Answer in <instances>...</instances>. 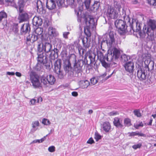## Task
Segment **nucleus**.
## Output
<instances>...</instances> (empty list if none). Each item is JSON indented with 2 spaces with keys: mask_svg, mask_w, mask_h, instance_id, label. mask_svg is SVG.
<instances>
[{
  "mask_svg": "<svg viewBox=\"0 0 156 156\" xmlns=\"http://www.w3.org/2000/svg\"><path fill=\"white\" fill-rule=\"evenodd\" d=\"M100 3L99 2H95L93 5V8L96 9H98L99 7Z\"/></svg>",
  "mask_w": 156,
  "mask_h": 156,
  "instance_id": "obj_38",
  "label": "nucleus"
},
{
  "mask_svg": "<svg viewBox=\"0 0 156 156\" xmlns=\"http://www.w3.org/2000/svg\"><path fill=\"white\" fill-rule=\"evenodd\" d=\"M46 136H44V137L42 138L40 140H35L32 141L31 144L36 143H41L44 140L46 139Z\"/></svg>",
  "mask_w": 156,
  "mask_h": 156,
  "instance_id": "obj_34",
  "label": "nucleus"
},
{
  "mask_svg": "<svg viewBox=\"0 0 156 156\" xmlns=\"http://www.w3.org/2000/svg\"><path fill=\"white\" fill-rule=\"evenodd\" d=\"M39 123L38 121H35L32 122V128L31 129L30 132L34 133L37 129V127L39 126Z\"/></svg>",
  "mask_w": 156,
  "mask_h": 156,
  "instance_id": "obj_25",
  "label": "nucleus"
},
{
  "mask_svg": "<svg viewBox=\"0 0 156 156\" xmlns=\"http://www.w3.org/2000/svg\"><path fill=\"white\" fill-rule=\"evenodd\" d=\"M101 62L102 66L105 68H106L108 67V64H107V63L105 61V60H101Z\"/></svg>",
  "mask_w": 156,
  "mask_h": 156,
  "instance_id": "obj_45",
  "label": "nucleus"
},
{
  "mask_svg": "<svg viewBox=\"0 0 156 156\" xmlns=\"http://www.w3.org/2000/svg\"><path fill=\"white\" fill-rule=\"evenodd\" d=\"M114 72H113L110 75H109L108 76L106 77L104 79H103L105 77L106 75L107 74L106 73H105L103 74H102V75H101L100 76H99L98 77V79H100L102 81V82H104L106 80H107L108 79H109V78H110L112 75V74Z\"/></svg>",
  "mask_w": 156,
  "mask_h": 156,
  "instance_id": "obj_26",
  "label": "nucleus"
},
{
  "mask_svg": "<svg viewBox=\"0 0 156 156\" xmlns=\"http://www.w3.org/2000/svg\"><path fill=\"white\" fill-rule=\"evenodd\" d=\"M109 36V38L106 40V42L108 45L112 47L115 42L114 34L113 32H110Z\"/></svg>",
  "mask_w": 156,
  "mask_h": 156,
  "instance_id": "obj_17",
  "label": "nucleus"
},
{
  "mask_svg": "<svg viewBox=\"0 0 156 156\" xmlns=\"http://www.w3.org/2000/svg\"><path fill=\"white\" fill-rule=\"evenodd\" d=\"M30 102L31 103L30 105H33L36 104V100L35 99H32L30 100Z\"/></svg>",
  "mask_w": 156,
  "mask_h": 156,
  "instance_id": "obj_51",
  "label": "nucleus"
},
{
  "mask_svg": "<svg viewBox=\"0 0 156 156\" xmlns=\"http://www.w3.org/2000/svg\"><path fill=\"white\" fill-rule=\"evenodd\" d=\"M61 66V62L60 59H58L55 61L54 70L58 75V77L60 78H62L63 77L62 72L60 70Z\"/></svg>",
  "mask_w": 156,
  "mask_h": 156,
  "instance_id": "obj_7",
  "label": "nucleus"
},
{
  "mask_svg": "<svg viewBox=\"0 0 156 156\" xmlns=\"http://www.w3.org/2000/svg\"><path fill=\"white\" fill-rule=\"evenodd\" d=\"M49 5H51L50 8H49V9H54L56 7V4L55 3V2L53 0H51L50 2L49 3Z\"/></svg>",
  "mask_w": 156,
  "mask_h": 156,
  "instance_id": "obj_36",
  "label": "nucleus"
},
{
  "mask_svg": "<svg viewBox=\"0 0 156 156\" xmlns=\"http://www.w3.org/2000/svg\"><path fill=\"white\" fill-rule=\"evenodd\" d=\"M122 121V119L118 117H115L114 119L113 123L116 127L118 128H122L123 126Z\"/></svg>",
  "mask_w": 156,
  "mask_h": 156,
  "instance_id": "obj_18",
  "label": "nucleus"
},
{
  "mask_svg": "<svg viewBox=\"0 0 156 156\" xmlns=\"http://www.w3.org/2000/svg\"><path fill=\"white\" fill-rule=\"evenodd\" d=\"M55 148L54 146L49 147V152H53L55 151Z\"/></svg>",
  "mask_w": 156,
  "mask_h": 156,
  "instance_id": "obj_46",
  "label": "nucleus"
},
{
  "mask_svg": "<svg viewBox=\"0 0 156 156\" xmlns=\"http://www.w3.org/2000/svg\"><path fill=\"white\" fill-rule=\"evenodd\" d=\"M124 67L126 71L129 73H132L134 71V66L133 62L129 61L126 62L124 65Z\"/></svg>",
  "mask_w": 156,
  "mask_h": 156,
  "instance_id": "obj_11",
  "label": "nucleus"
},
{
  "mask_svg": "<svg viewBox=\"0 0 156 156\" xmlns=\"http://www.w3.org/2000/svg\"><path fill=\"white\" fill-rule=\"evenodd\" d=\"M130 25L131 28L133 32H137L138 31H140L141 29L140 23L135 20H133L131 24Z\"/></svg>",
  "mask_w": 156,
  "mask_h": 156,
  "instance_id": "obj_13",
  "label": "nucleus"
},
{
  "mask_svg": "<svg viewBox=\"0 0 156 156\" xmlns=\"http://www.w3.org/2000/svg\"><path fill=\"white\" fill-rule=\"evenodd\" d=\"M145 68L148 71L152 70L154 68V62L151 60L150 57L148 56L144 61Z\"/></svg>",
  "mask_w": 156,
  "mask_h": 156,
  "instance_id": "obj_9",
  "label": "nucleus"
},
{
  "mask_svg": "<svg viewBox=\"0 0 156 156\" xmlns=\"http://www.w3.org/2000/svg\"><path fill=\"white\" fill-rule=\"evenodd\" d=\"M148 3L150 5L154 6L156 5V0H147Z\"/></svg>",
  "mask_w": 156,
  "mask_h": 156,
  "instance_id": "obj_39",
  "label": "nucleus"
},
{
  "mask_svg": "<svg viewBox=\"0 0 156 156\" xmlns=\"http://www.w3.org/2000/svg\"><path fill=\"white\" fill-rule=\"evenodd\" d=\"M84 3L87 9L89 8L90 3V0H84Z\"/></svg>",
  "mask_w": 156,
  "mask_h": 156,
  "instance_id": "obj_35",
  "label": "nucleus"
},
{
  "mask_svg": "<svg viewBox=\"0 0 156 156\" xmlns=\"http://www.w3.org/2000/svg\"><path fill=\"white\" fill-rule=\"evenodd\" d=\"M24 6V5L23 4H20L19 5V11L20 12H23V8Z\"/></svg>",
  "mask_w": 156,
  "mask_h": 156,
  "instance_id": "obj_48",
  "label": "nucleus"
},
{
  "mask_svg": "<svg viewBox=\"0 0 156 156\" xmlns=\"http://www.w3.org/2000/svg\"><path fill=\"white\" fill-rule=\"evenodd\" d=\"M122 17L123 18V21L125 22L126 24V23H129L130 24V19L128 15H127L126 13V12L123 9L122 10V14L121 15Z\"/></svg>",
  "mask_w": 156,
  "mask_h": 156,
  "instance_id": "obj_24",
  "label": "nucleus"
},
{
  "mask_svg": "<svg viewBox=\"0 0 156 156\" xmlns=\"http://www.w3.org/2000/svg\"><path fill=\"white\" fill-rule=\"evenodd\" d=\"M69 32H65L63 33V36L65 38H68V35L69 34Z\"/></svg>",
  "mask_w": 156,
  "mask_h": 156,
  "instance_id": "obj_53",
  "label": "nucleus"
},
{
  "mask_svg": "<svg viewBox=\"0 0 156 156\" xmlns=\"http://www.w3.org/2000/svg\"><path fill=\"white\" fill-rule=\"evenodd\" d=\"M156 31V20L150 19L147 21V26L144 27L143 31L147 35V37L149 40H154V32Z\"/></svg>",
  "mask_w": 156,
  "mask_h": 156,
  "instance_id": "obj_3",
  "label": "nucleus"
},
{
  "mask_svg": "<svg viewBox=\"0 0 156 156\" xmlns=\"http://www.w3.org/2000/svg\"><path fill=\"white\" fill-rule=\"evenodd\" d=\"M74 1L75 0H66L67 3L69 5H73L74 2Z\"/></svg>",
  "mask_w": 156,
  "mask_h": 156,
  "instance_id": "obj_52",
  "label": "nucleus"
},
{
  "mask_svg": "<svg viewBox=\"0 0 156 156\" xmlns=\"http://www.w3.org/2000/svg\"><path fill=\"white\" fill-rule=\"evenodd\" d=\"M38 39V36L34 34H30L27 36L26 40L27 42H33Z\"/></svg>",
  "mask_w": 156,
  "mask_h": 156,
  "instance_id": "obj_20",
  "label": "nucleus"
},
{
  "mask_svg": "<svg viewBox=\"0 0 156 156\" xmlns=\"http://www.w3.org/2000/svg\"><path fill=\"white\" fill-rule=\"evenodd\" d=\"M41 82L43 83L46 87L48 86L47 85L49 83V80L48 79V76H43L41 79Z\"/></svg>",
  "mask_w": 156,
  "mask_h": 156,
  "instance_id": "obj_27",
  "label": "nucleus"
},
{
  "mask_svg": "<svg viewBox=\"0 0 156 156\" xmlns=\"http://www.w3.org/2000/svg\"><path fill=\"white\" fill-rule=\"evenodd\" d=\"M101 136L97 133H95L94 138L96 141H98L99 140L101 139Z\"/></svg>",
  "mask_w": 156,
  "mask_h": 156,
  "instance_id": "obj_40",
  "label": "nucleus"
},
{
  "mask_svg": "<svg viewBox=\"0 0 156 156\" xmlns=\"http://www.w3.org/2000/svg\"><path fill=\"white\" fill-rule=\"evenodd\" d=\"M137 76L140 81H143L146 79L147 74L144 69L138 70L137 72Z\"/></svg>",
  "mask_w": 156,
  "mask_h": 156,
  "instance_id": "obj_12",
  "label": "nucleus"
},
{
  "mask_svg": "<svg viewBox=\"0 0 156 156\" xmlns=\"http://www.w3.org/2000/svg\"><path fill=\"white\" fill-rule=\"evenodd\" d=\"M144 126V125L142 122H139L138 124H135L134 125V127L138 129L140 127H143Z\"/></svg>",
  "mask_w": 156,
  "mask_h": 156,
  "instance_id": "obj_41",
  "label": "nucleus"
},
{
  "mask_svg": "<svg viewBox=\"0 0 156 156\" xmlns=\"http://www.w3.org/2000/svg\"><path fill=\"white\" fill-rule=\"evenodd\" d=\"M101 128L105 132H108L111 129L110 123L108 122H105L103 123Z\"/></svg>",
  "mask_w": 156,
  "mask_h": 156,
  "instance_id": "obj_21",
  "label": "nucleus"
},
{
  "mask_svg": "<svg viewBox=\"0 0 156 156\" xmlns=\"http://www.w3.org/2000/svg\"><path fill=\"white\" fill-rule=\"evenodd\" d=\"M42 98H41V97H39L37 98V102L38 103H40V102H42Z\"/></svg>",
  "mask_w": 156,
  "mask_h": 156,
  "instance_id": "obj_58",
  "label": "nucleus"
},
{
  "mask_svg": "<svg viewBox=\"0 0 156 156\" xmlns=\"http://www.w3.org/2000/svg\"><path fill=\"white\" fill-rule=\"evenodd\" d=\"M64 69L66 72L69 73L71 69V64L69 62H68L67 65L64 66Z\"/></svg>",
  "mask_w": 156,
  "mask_h": 156,
  "instance_id": "obj_29",
  "label": "nucleus"
},
{
  "mask_svg": "<svg viewBox=\"0 0 156 156\" xmlns=\"http://www.w3.org/2000/svg\"><path fill=\"white\" fill-rule=\"evenodd\" d=\"M42 23V19L39 16H35L32 20L33 25L37 27L41 26Z\"/></svg>",
  "mask_w": 156,
  "mask_h": 156,
  "instance_id": "obj_15",
  "label": "nucleus"
},
{
  "mask_svg": "<svg viewBox=\"0 0 156 156\" xmlns=\"http://www.w3.org/2000/svg\"><path fill=\"white\" fill-rule=\"evenodd\" d=\"M7 17V14L4 11H2L0 12V23L3 19L6 18Z\"/></svg>",
  "mask_w": 156,
  "mask_h": 156,
  "instance_id": "obj_28",
  "label": "nucleus"
},
{
  "mask_svg": "<svg viewBox=\"0 0 156 156\" xmlns=\"http://www.w3.org/2000/svg\"><path fill=\"white\" fill-rule=\"evenodd\" d=\"M115 25L116 27L123 32L128 31L127 27L123 20H116L115 22Z\"/></svg>",
  "mask_w": 156,
  "mask_h": 156,
  "instance_id": "obj_8",
  "label": "nucleus"
},
{
  "mask_svg": "<svg viewBox=\"0 0 156 156\" xmlns=\"http://www.w3.org/2000/svg\"><path fill=\"white\" fill-rule=\"evenodd\" d=\"M124 122L126 126H129L131 125V120L129 118H125L124 119Z\"/></svg>",
  "mask_w": 156,
  "mask_h": 156,
  "instance_id": "obj_30",
  "label": "nucleus"
},
{
  "mask_svg": "<svg viewBox=\"0 0 156 156\" xmlns=\"http://www.w3.org/2000/svg\"><path fill=\"white\" fill-rule=\"evenodd\" d=\"M138 2L136 0H134L132 1V3L135 4H136Z\"/></svg>",
  "mask_w": 156,
  "mask_h": 156,
  "instance_id": "obj_63",
  "label": "nucleus"
},
{
  "mask_svg": "<svg viewBox=\"0 0 156 156\" xmlns=\"http://www.w3.org/2000/svg\"><path fill=\"white\" fill-rule=\"evenodd\" d=\"M133 113L135 115L138 117L141 116V114L139 110H134L133 111Z\"/></svg>",
  "mask_w": 156,
  "mask_h": 156,
  "instance_id": "obj_44",
  "label": "nucleus"
},
{
  "mask_svg": "<svg viewBox=\"0 0 156 156\" xmlns=\"http://www.w3.org/2000/svg\"><path fill=\"white\" fill-rule=\"evenodd\" d=\"M57 3H58V5L59 4L60 5H61L62 4L63 2L62 0L60 1V0H58V1L57 2Z\"/></svg>",
  "mask_w": 156,
  "mask_h": 156,
  "instance_id": "obj_62",
  "label": "nucleus"
},
{
  "mask_svg": "<svg viewBox=\"0 0 156 156\" xmlns=\"http://www.w3.org/2000/svg\"><path fill=\"white\" fill-rule=\"evenodd\" d=\"M15 74H16V76L19 77H20L22 76L21 74L19 72H16Z\"/></svg>",
  "mask_w": 156,
  "mask_h": 156,
  "instance_id": "obj_57",
  "label": "nucleus"
},
{
  "mask_svg": "<svg viewBox=\"0 0 156 156\" xmlns=\"http://www.w3.org/2000/svg\"><path fill=\"white\" fill-rule=\"evenodd\" d=\"M55 82V78L52 75H49V84L53 85Z\"/></svg>",
  "mask_w": 156,
  "mask_h": 156,
  "instance_id": "obj_33",
  "label": "nucleus"
},
{
  "mask_svg": "<svg viewBox=\"0 0 156 156\" xmlns=\"http://www.w3.org/2000/svg\"><path fill=\"white\" fill-rule=\"evenodd\" d=\"M115 8L111 6H109L107 11V14L111 19H116L118 16V12L121 8V5L118 2H114Z\"/></svg>",
  "mask_w": 156,
  "mask_h": 156,
  "instance_id": "obj_4",
  "label": "nucleus"
},
{
  "mask_svg": "<svg viewBox=\"0 0 156 156\" xmlns=\"http://www.w3.org/2000/svg\"><path fill=\"white\" fill-rule=\"evenodd\" d=\"M44 27H46L48 31V32L49 31V28L48 27V24L47 22H45L44 23Z\"/></svg>",
  "mask_w": 156,
  "mask_h": 156,
  "instance_id": "obj_54",
  "label": "nucleus"
},
{
  "mask_svg": "<svg viewBox=\"0 0 156 156\" xmlns=\"http://www.w3.org/2000/svg\"><path fill=\"white\" fill-rule=\"evenodd\" d=\"M120 52L117 48H114L112 49L111 53H108L107 54L106 59L109 62H112V63L115 64L114 61L115 62L116 59L119 56Z\"/></svg>",
  "mask_w": 156,
  "mask_h": 156,
  "instance_id": "obj_5",
  "label": "nucleus"
},
{
  "mask_svg": "<svg viewBox=\"0 0 156 156\" xmlns=\"http://www.w3.org/2000/svg\"><path fill=\"white\" fill-rule=\"evenodd\" d=\"M74 71L77 74H75V76H77L81 75V74H78L82 72V67L80 66L78 62H76L74 65Z\"/></svg>",
  "mask_w": 156,
  "mask_h": 156,
  "instance_id": "obj_19",
  "label": "nucleus"
},
{
  "mask_svg": "<svg viewBox=\"0 0 156 156\" xmlns=\"http://www.w3.org/2000/svg\"><path fill=\"white\" fill-rule=\"evenodd\" d=\"M93 55L94 56V57H93V56L92 54H90L89 56V58L90 59L91 62H92L94 61V58L95 57V56L93 54Z\"/></svg>",
  "mask_w": 156,
  "mask_h": 156,
  "instance_id": "obj_50",
  "label": "nucleus"
},
{
  "mask_svg": "<svg viewBox=\"0 0 156 156\" xmlns=\"http://www.w3.org/2000/svg\"><path fill=\"white\" fill-rule=\"evenodd\" d=\"M79 84L80 87L83 89L87 88L90 84L89 82L87 80L80 81Z\"/></svg>",
  "mask_w": 156,
  "mask_h": 156,
  "instance_id": "obj_22",
  "label": "nucleus"
},
{
  "mask_svg": "<svg viewBox=\"0 0 156 156\" xmlns=\"http://www.w3.org/2000/svg\"><path fill=\"white\" fill-rule=\"evenodd\" d=\"M68 75L69 78H71L74 76L73 74H68Z\"/></svg>",
  "mask_w": 156,
  "mask_h": 156,
  "instance_id": "obj_64",
  "label": "nucleus"
},
{
  "mask_svg": "<svg viewBox=\"0 0 156 156\" xmlns=\"http://www.w3.org/2000/svg\"><path fill=\"white\" fill-rule=\"evenodd\" d=\"M121 58H122V59L123 58H125L124 59L125 61H126V60L127 61L128 60V59H127V56L126 55H124L122 56V57H121Z\"/></svg>",
  "mask_w": 156,
  "mask_h": 156,
  "instance_id": "obj_60",
  "label": "nucleus"
},
{
  "mask_svg": "<svg viewBox=\"0 0 156 156\" xmlns=\"http://www.w3.org/2000/svg\"><path fill=\"white\" fill-rule=\"evenodd\" d=\"M72 95L73 96L76 97L78 96V94L77 92L73 91L72 93Z\"/></svg>",
  "mask_w": 156,
  "mask_h": 156,
  "instance_id": "obj_56",
  "label": "nucleus"
},
{
  "mask_svg": "<svg viewBox=\"0 0 156 156\" xmlns=\"http://www.w3.org/2000/svg\"><path fill=\"white\" fill-rule=\"evenodd\" d=\"M30 79L33 86L35 88L40 86L41 83L39 76L35 73L30 74Z\"/></svg>",
  "mask_w": 156,
  "mask_h": 156,
  "instance_id": "obj_6",
  "label": "nucleus"
},
{
  "mask_svg": "<svg viewBox=\"0 0 156 156\" xmlns=\"http://www.w3.org/2000/svg\"><path fill=\"white\" fill-rule=\"evenodd\" d=\"M43 32V29L40 28L38 27L35 30V34L38 35H40L42 34Z\"/></svg>",
  "mask_w": 156,
  "mask_h": 156,
  "instance_id": "obj_31",
  "label": "nucleus"
},
{
  "mask_svg": "<svg viewBox=\"0 0 156 156\" xmlns=\"http://www.w3.org/2000/svg\"><path fill=\"white\" fill-rule=\"evenodd\" d=\"M42 122L44 125H47L49 123V120L46 119H43L42 120Z\"/></svg>",
  "mask_w": 156,
  "mask_h": 156,
  "instance_id": "obj_47",
  "label": "nucleus"
},
{
  "mask_svg": "<svg viewBox=\"0 0 156 156\" xmlns=\"http://www.w3.org/2000/svg\"><path fill=\"white\" fill-rule=\"evenodd\" d=\"M84 20L86 27L84 28V32L87 37H84L82 39V41L84 47L85 48H88L90 46V40L88 37L91 36L90 30L92 29L95 25L94 19L90 16H85Z\"/></svg>",
  "mask_w": 156,
  "mask_h": 156,
  "instance_id": "obj_2",
  "label": "nucleus"
},
{
  "mask_svg": "<svg viewBox=\"0 0 156 156\" xmlns=\"http://www.w3.org/2000/svg\"><path fill=\"white\" fill-rule=\"evenodd\" d=\"M90 81L91 84H92L93 85H94L95 84L98 82V79L97 78L94 77L90 79Z\"/></svg>",
  "mask_w": 156,
  "mask_h": 156,
  "instance_id": "obj_37",
  "label": "nucleus"
},
{
  "mask_svg": "<svg viewBox=\"0 0 156 156\" xmlns=\"http://www.w3.org/2000/svg\"><path fill=\"white\" fill-rule=\"evenodd\" d=\"M49 34L43 36L42 43L38 44L37 46V61L36 66V69L40 71L42 67V65L47 63L49 58V42L48 38Z\"/></svg>",
  "mask_w": 156,
  "mask_h": 156,
  "instance_id": "obj_1",
  "label": "nucleus"
},
{
  "mask_svg": "<svg viewBox=\"0 0 156 156\" xmlns=\"http://www.w3.org/2000/svg\"><path fill=\"white\" fill-rule=\"evenodd\" d=\"M137 32H138V33L140 35V37H144V34L142 33L140 31H138Z\"/></svg>",
  "mask_w": 156,
  "mask_h": 156,
  "instance_id": "obj_61",
  "label": "nucleus"
},
{
  "mask_svg": "<svg viewBox=\"0 0 156 156\" xmlns=\"http://www.w3.org/2000/svg\"><path fill=\"white\" fill-rule=\"evenodd\" d=\"M142 144L139 143L138 144H135L133 145L132 146V148L133 149L136 150L138 148H140Z\"/></svg>",
  "mask_w": 156,
  "mask_h": 156,
  "instance_id": "obj_42",
  "label": "nucleus"
},
{
  "mask_svg": "<svg viewBox=\"0 0 156 156\" xmlns=\"http://www.w3.org/2000/svg\"><path fill=\"white\" fill-rule=\"evenodd\" d=\"M138 133L136 132H134L131 133L130 134V135L132 136H134L138 135Z\"/></svg>",
  "mask_w": 156,
  "mask_h": 156,
  "instance_id": "obj_59",
  "label": "nucleus"
},
{
  "mask_svg": "<svg viewBox=\"0 0 156 156\" xmlns=\"http://www.w3.org/2000/svg\"><path fill=\"white\" fill-rule=\"evenodd\" d=\"M94 143V141L93 139L91 137L89 138V139L87 141V144H92L93 143Z\"/></svg>",
  "mask_w": 156,
  "mask_h": 156,
  "instance_id": "obj_49",
  "label": "nucleus"
},
{
  "mask_svg": "<svg viewBox=\"0 0 156 156\" xmlns=\"http://www.w3.org/2000/svg\"><path fill=\"white\" fill-rule=\"evenodd\" d=\"M58 34L55 28H53L52 27H49V39L51 37L52 38L53 37H55Z\"/></svg>",
  "mask_w": 156,
  "mask_h": 156,
  "instance_id": "obj_23",
  "label": "nucleus"
},
{
  "mask_svg": "<svg viewBox=\"0 0 156 156\" xmlns=\"http://www.w3.org/2000/svg\"><path fill=\"white\" fill-rule=\"evenodd\" d=\"M109 115L110 116L115 115L118 114V113L117 112L113 111L112 112H110L108 113Z\"/></svg>",
  "mask_w": 156,
  "mask_h": 156,
  "instance_id": "obj_43",
  "label": "nucleus"
},
{
  "mask_svg": "<svg viewBox=\"0 0 156 156\" xmlns=\"http://www.w3.org/2000/svg\"><path fill=\"white\" fill-rule=\"evenodd\" d=\"M30 17V16L27 12H20L18 17L19 23H21L27 21L29 19Z\"/></svg>",
  "mask_w": 156,
  "mask_h": 156,
  "instance_id": "obj_10",
  "label": "nucleus"
},
{
  "mask_svg": "<svg viewBox=\"0 0 156 156\" xmlns=\"http://www.w3.org/2000/svg\"><path fill=\"white\" fill-rule=\"evenodd\" d=\"M37 11L40 14L44 13L46 11L44 9L42 3L40 0H37L36 3Z\"/></svg>",
  "mask_w": 156,
  "mask_h": 156,
  "instance_id": "obj_16",
  "label": "nucleus"
},
{
  "mask_svg": "<svg viewBox=\"0 0 156 156\" xmlns=\"http://www.w3.org/2000/svg\"><path fill=\"white\" fill-rule=\"evenodd\" d=\"M6 74L9 75L13 76L15 75V73L14 72H6Z\"/></svg>",
  "mask_w": 156,
  "mask_h": 156,
  "instance_id": "obj_55",
  "label": "nucleus"
},
{
  "mask_svg": "<svg viewBox=\"0 0 156 156\" xmlns=\"http://www.w3.org/2000/svg\"><path fill=\"white\" fill-rule=\"evenodd\" d=\"M30 30V26L28 23L23 24L21 28L20 33L22 34H25L28 33Z\"/></svg>",
  "mask_w": 156,
  "mask_h": 156,
  "instance_id": "obj_14",
  "label": "nucleus"
},
{
  "mask_svg": "<svg viewBox=\"0 0 156 156\" xmlns=\"http://www.w3.org/2000/svg\"><path fill=\"white\" fill-rule=\"evenodd\" d=\"M12 29L15 34L18 31V25L17 23H14L12 26Z\"/></svg>",
  "mask_w": 156,
  "mask_h": 156,
  "instance_id": "obj_32",
  "label": "nucleus"
}]
</instances>
